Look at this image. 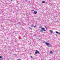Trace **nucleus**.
<instances>
[{
	"label": "nucleus",
	"instance_id": "nucleus-1",
	"mask_svg": "<svg viewBox=\"0 0 60 60\" xmlns=\"http://www.w3.org/2000/svg\"><path fill=\"white\" fill-rule=\"evenodd\" d=\"M39 27L40 28H41V29H42V30H40V31H41V32H43L44 31H46V30L45 29V28H42L41 26H40ZM43 30H44V31Z\"/></svg>",
	"mask_w": 60,
	"mask_h": 60
},
{
	"label": "nucleus",
	"instance_id": "nucleus-2",
	"mask_svg": "<svg viewBox=\"0 0 60 60\" xmlns=\"http://www.w3.org/2000/svg\"><path fill=\"white\" fill-rule=\"evenodd\" d=\"M35 54H37V53H40V52L38 51V50H36V52H35Z\"/></svg>",
	"mask_w": 60,
	"mask_h": 60
},
{
	"label": "nucleus",
	"instance_id": "nucleus-3",
	"mask_svg": "<svg viewBox=\"0 0 60 60\" xmlns=\"http://www.w3.org/2000/svg\"><path fill=\"white\" fill-rule=\"evenodd\" d=\"M45 44H46L47 45H50V44L49 43H47V42H45Z\"/></svg>",
	"mask_w": 60,
	"mask_h": 60
},
{
	"label": "nucleus",
	"instance_id": "nucleus-4",
	"mask_svg": "<svg viewBox=\"0 0 60 60\" xmlns=\"http://www.w3.org/2000/svg\"><path fill=\"white\" fill-rule=\"evenodd\" d=\"M56 34H60V33L59 32L57 31H56Z\"/></svg>",
	"mask_w": 60,
	"mask_h": 60
},
{
	"label": "nucleus",
	"instance_id": "nucleus-5",
	"mask_svg": "<svg viewBox=\"0 0 60 60\" xmlns=\"http://www.w3.org/2000/svg\"><path fill=\"white\" fill-rule=\"evenodd\" d=\"M53 52L52 51L50 52V54H53Z\"/></svg>",
	"mask_w": 60,
	"mask_h": 60
},
{
	"label": "nucleus",
	"instance_id": "nucleus-6",
	"mask_svg": "<svg viewBox=\"0 0 60 60\" xmlns=\"http://www.w3.org/2000/svg\"><path fill=\"white\" fill-rule=\"evenodd\" d=\"M34 14H36V13H37V12H36V11L34 12Z\"/></svg>",
	"mask_w": 60,
	"mask_h": 60
},
{
	"label": "nucleus",
	"instance_id": "nucleus-7",
	"mask_svg": "<svg viewBox=\"0 0 60 60\" xmlns=\"http://www.w3.org/2000/svg\"><path fill=\"white\" fill-rule=\"evenodd\" d=\"M37 26L36 25H35L34 27V28H35L36 27H37Z\"/></svg>",
	"mask_w": 60,
	"mask_h": 60
},
{
	"label": "nucleus",
	"instance_id": "nucleus-8",
	"mask_svg": "<svg viewBox=\"0 0 60 60\" xmlns=\"http://www.w3.org/2000/svg\"><path fill=\"white\" fill-rule=\"evenodd\" d=\"M2 57H3V56L0 55V59L2 58Z\"/></svg>",
	"mask_w": 60,
	"mask_h": 60
},
{
	"label": "nucleus",
	"instance_id": "nucleus-9",
	"mask_svg": "<svg viewBox=\"0 0 60 60\" xmlns=\"http://www.w3.org/2000/svg\"><path fill=\"white\" fill-rule=\"evenodd\" d=\"M42 3H45V2L44 1H43L42 2Z\"/></svg>",
	"mask_w": 60,
	"mask_h": 60
},
{
	"label": "nucleus",
	"instance_id": "nucleus-10",
	"mask_svg": "<svg viewBox=\"0 0 60 60\" xmlns=\"http://www.w3.org/2000/svg\"><path fill=\"white\" fill-rule=\"evenodd\" d=\"M50 32H51V33H53V31H52V30H51Z\"/></svg>",
	"mask_w": 60,
	"mask_h": 60
},
{
	"label": "nucleus",
	"instance_id": "nucleus-11",
	"mask_svg": "<svg viewBox=\"0 0 60 60\" xmlns=\"http://www.w3.org/2000/svg\"><path fill=\"white\" fill-rule=\"evenodd\" d=\"M33 26H34V25H31V27H33Z\"/></svg>",
	"mask_w": 60,
	"mask_h": 60
},
{
	"label": "nucleus",
	"instance_id": "nucleus-12",
	"mask_svg": "<svg viewBox=\"0 0 60 60\" xmlns=\"http://www.w3.org/2000/svg\"><path fill=\"white\" fill-rule=\"evenodd\" d=\"M45 28H46V29H47V27H45Z\"/></svg>",
	"mask_w": 60,
	"mask_h": 60
},
{
	"label": "nucleus",
	"instance_id": "nucleus-13",
	"mask_svg": "<svg viewBox=\"0 0 60 60\" xmlns=\"http://www.w3.org/2000/svg\"><path fill=\"white\" fill-rule=\"evenodd\" d=\"M18 60H21V59H18Z\"/></svg>",
	"mask_w": 60,
	"mask_h": 60
},
{
	"label": "nucleus",
	"instance_id": "nucleus-14",
	"mask_svg": "<svg viewBox=\"0 0 60 60\" xmlns=\"http://www.w3.org/2000/svg\"><path fill=\"white\" fill-rule=\"evenodd\" d=\"M30 57H31V58H33V57L32 56H31Z\"/></svg>",
	"mask_w": 60,
	"mask_h": 60
},
{
	"label": "nucleus",
	"instance_id": "nucleus-15",
	"mask_svg": "<svg viewBox=\"0 0 60 60\" xmlns=\"http://www.w3.org/2000/svg\"><path fill=\"white\" fill-rule=\"evenodd\" d=\"M30 28L31 29H32V28Z\"/></svg>",
	"mask_w": 60,
	"mask_h": 60
},
{
	"label": "nucleus",
	"instance_id": "nucleus-16",
	"mask_svg": "<svg viewBox=\"0 0 60 60\" xmlns=\"http://www.w3.org/2000/svg\"><path fill=\"white\" fill-rule=\"evenodd\" d=\"M25 1H27V0H25Z\"/></svg>",
	"mask_w": 60,
	"mask_h": 60
},
{
	"label": "nucleus",
	"instance_id": "nucleus-17",
	"mask_svg": "<svg viewBox=\"0 0 60 60\" xmlns=\"http://www.w3.org/2000/svg\"><path fill=\"white\" fill-rule=\"evenodd\" d=\"M32 11H33V10H32Z\"/></svg>",
	"mask_w": 60,
	"mask_h": 60
},
{
	"label": "nucleus",
	"instance_id": "nucleus-18",
	"mask_svg": "<svg viewBox=\"0 0 60 60\" xmlns=\"http://www.w3.org/2000/svg\"><path fill=\"white\" fill-rule=\"evenodd\" d=\"M10 1H12V0H10Z\"/></svg>",
	"mask_w": 60,
	"mask_h": 60
},
{
	"label": "nucleus",
	"instance_id": "nucleus-19",
	"mask_svg": "<svg viewBox=\"0 0 60 60\" xmlns=\"http://www.w3.org/2000/svg\"><path fill=\"white\" fill-rule=\"evenodd\" d=\"M19 23H20V22H19Z\"/></svg>",
	"mask_w": 60,
	"mask_h": 60
}]
</instances>
